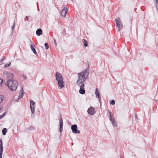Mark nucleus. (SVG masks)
Here are the masks:
<instances>
[{
  "label": "nucleus",
  "instance_id": "35",
  "mask_svg": "<svg viewBox=\"0 0 158 158\" xmlns=\"http://www.w3.org/2000/svg\"><path fill=\"white\" fill-rule=\"evenodd\" d=\"M25 18L27 19V21H29V18H28V17L27 16H26Z\"/></svg>",
  "mask_w": 158,
  "mask_h": 158
},
{
  "label": "nucleus",
  "instance_id": "30",
  "mask_svg": "<svg viewBox=\"0 0 158 158\" xmlns=\"http://www.w3.org/2000/svg\"><path fill=\"white\" fill-rule=\"evenodd\" d=\"M11 64V62H10L9 64H6L5 65L4 67V68H6L7 67H9L10 66Z\"/></svg>",
  "mask_w": 158,
  "mask_h": 158
},
{
  "label": "nucleus",
  "instance_id": "17",
  "mask_svg": "<svg viewBox=\"0 0 158 158\" xmlns=\"http://www.w3.org/2000/svg\"><path fill=\"white\" fill-rule=\"evenodd\" d=\"M30 109L32 114H34L35 112V106L30 105Z\"/></svg>",
  "mask_w": 158,
  "mask_h": 158
},
{
  "label": "nucleus",
  "instance_id": "34",
  "mask_svg": "<svg viewBox=\"0 0 158 158\" xmlns=\"http://www.w3.org/2000/svg\"><path fill=\"white\" fill-rule=\"evenodd\" d=\"M21 93H22L23 94V87H22V89L21 90Z\"/></svg>",
  "mask_w": 158,
  "mask_h": 158
},
{
  "label": "nucleus",
  "instance_id": "12",
  "mask_svg": "<svg viewBox=\"0 0 158 158\" xmlns=\"http://www.w3.org/2000/svg\"><path fill=\"white\" fill-rule=\"evenodd\" d=\"M67 9L66 10L65 8H63L61 10V15L63 17H65L67 13Z\"/></svg>",
  "mask_w": 158,
  "mask_h": 158
},
{
  "label": "nucleus",
  "instance_id": "19",
  "mask_svg": "<svg viewBox=\"0 0 158 158\" xmlns=\"http://www.w3.org/2000/svg\"><path fill=\"white\" fill-rule=\"evenodd\" d=\"M83 43L84 44V46L85 47H87L88 46V44L87 41L85 39H84Z\"/></svg>",
  "mask_w": 158,
  "mask_h": 158
},
{
  "label": "nucleus",
  "instance_id": "28",
  "mask_svg": "<svg viewBox=\"0 0 158 158\" xmlns=\"http://www.w3.org/2000/svg\"><path fill=\"white\" fill-rule=\"evenodd\" d=\"M115 101L114 100H111L110 102V104L112 105H114L115 104Z\"/></svg>",
  "mask_w": 158,
  "mask_h": 158
},
{
  "label": "nucleus",
  "instance_id": "24",
  "mask_svg": "<svg viewBox=\"0 0 158 158\" xmlns=\"http://www.w3.org/2000/svg\"><path fill=\"white\" fill-rule=\"evenodd\" d=\"M156 0V3H155L156 6V9L158 10V0Z\"/></svg>",
  "mask_w": 158,
  "mask_h": 158
},
{
  "label": "nucleus",
  "instance_id": "25",
  "mask_svg": "<svg viewBox=\"0 0 158 158\" xmlns=\"http://www.w3.org/2000/svg\"><path fill=\"white\" fill-rule=\"evenodd\" d=\"M6 112H4L3 114L2 115H0V119L3 118L6 114Z\"/></svg>",
  "mask_w": 158,
  "mask_h": 158
},
{
  "label": "nucleus",
  "instance_id": "23",
  "mask_svg": "<svg viewBox=\"0 0 158 158\" xmlns=\"http://www.w3.org/2000/svg\"><path fill=\"white\" fill-rule=\"evenodd\" d=\"M35 129V128L33 126H31L29 127L28 129L30 131H32L34 130Z\"/></svg>",
  "mask_w": 158,
  "mask_h": 158
},
{
  "label": "nucleus",
  "instance_id": "11",
  "mask_svg": "<svg viewBox=\"0 0 158 158\" xmlns=\"http://www.w3.org/2000/svg\"><path fill=\"white\" fill-rule=\"evenodd\" d=\"M60 127L59 128V131L60 132H61L63 131V120L61 117H60Z\"/></svg>",
  "mask_w": 158,
  "mask_h": 158
},
{
  "label": "nucleus",
  "instance_id": "29",
  "mask_svg": "<svg viewBox=\"0 0 158 158\" xmlns=\"http://www.w3.org/2000/svg\"><path fill=\"white\" fill-rule=\"evenodd\" d=\"M3 98L4 97L2 95L0 96V103L2 102Z\"/></svg>",
  "mask_w": 158,
  "mask_h": 158
},
{
  "label": "nucleus",
  "instance_id": "20",
  "mask_svg": "<svg viewBox=\"0 0 158 158\" xmlns=\"http://www.w3.org/2000/svg\"><path fill=\"white\" fill-rule=\"evenodd\" d=\"M35 102L32 100H31L30 101V105L35 106Z\"/></svg>",
  "mask_w": 158,
  "mask_h": 158
},
{
  "label": "nucleus",
  "instance_id": "36",
  "mask_svg": "<svg viewBox=\"0 0 158 158\" xmlns=\"http://www.w3.org/2000/svg\"><path fill=\"white\" fill-rule=\"evenodd\" d=\"M135 118L136 119H138V117L136 114H135Z\"/></svg>",
  "mask_w": 158,
  "mask_h": 158
},
{
  "label": "nucleus",
  "instance_id": "41",
  "mask_svg": "<svg viewBox=\"0 0 158 158\" xmlns=\"http://www.w3.org/2000/svg\"><path fill=\"white\" fill-rule=\"evenodd\" d=\"M60 158H62V157H60Z\"/></svg>",
  "mask_w": 158,
  "mask_h": 158
},
{
  "label": "nucleus",
  "instance_id": "13",
  "mask_svg": "<svg viewBox=\"0 0 158 158\" xmlns=\"http://www.w3.org/2000/svg\"><path fill=\"white\" fill-rule=\"evenodd\" d=\"M30 41H31V44H30V45L31 49L32 50V52H33L35 55H36L37 54V53L36 52V50H35V48H34V47L32 45L33 44V45H34V44L32 42V41H31V40H30Z\"/></svg>",
  "mask_w": 158,
  "mask_h": 158
},
{
  "label": "nucleus",
  "instance_id": "6",
  "mask_svg": "<svg viewBox=\"0 0 158 158\" xmlns=\"http://www.w3.org/2000/svg\"><path fill=\"white\" fill-rule=\"evenodd\" d=\"M55 77L56 80L57 81H60L61 80H63V78L61 74L58 72H56V73Z\"/></svg>",
  "mask_w": 158,
  "mask_h": 158
},
{
  "label": "nucleus",
  "instance_id": "21",
  "mask_svg": "<svg viewBox=\"0 0 158 158\" xmlns=\"http://www.w3.org/2000/svg\"><path fill=\"white\" fill-rule=\"evenodd\" d=\"M15 21H14L13 23V26L12 27V33H13L14 32V30L15 29Z\"/></svg>",
  "mask_w": 158,
  "mask_h": 158
},
{
  "label": "nucleus",
  "instance_id": "9",
  "mask_svg": "<svg viewBox=\"0 0 158 158\" xmlns=\"http://www.w3.org/2000/svg\"><path fill=\"white\" fill-rule=\"evenodd\" d=\"M3 151V147L2 145V139L0 140V158H2Z\"/></svg>",
  "mask_w": 158,
  "mask_h": 158
},
{
  "label": "nucleus",
  "instance_id": "10",
  "mask_svg": "<svg viewBox=\"0 0 158 158\" xmlns=\"http://www.w3.org/2000/svg\"><path fill=\"white\" fill-rule=\"evenodd\" d=\"M58 86L61 88H64V83L63 81V80H60L57 81Z\"/></svg>",
  "mask_w": 158,
  "mask_h": 158
},
{
  "label": "nucleus",
  "instance_id": "4",
  "mask_svg": "<svg viewBox=\"0 0 158 158\" xmlns=\"http://www.w3.org/2000/svg\"><path fill=\"white\" fill-rule=\"evenodd\" d=\"M77 126L76 124H74L71 126V128L73 133L75 134L79 133L80 131L77 130Z\"/></svg>",
  "mask_w": 158,
  "mask_h": 158
},
{
  "label": "nucleus",
  "instance_id": "22",
  "mask_svg": "<svg viewBox=\"0 0 158 158\" xmlns=\"http://www.w3.org/2000/svg\"><path fill=\"white\" fill-rule=\"evenodd\" d=\"M109 113L110 114V116H109L110 120V121H112V119L113 118H112V117L111 116V112L110 111H109Z\"/></svg>",
  "mask_w": 158,
  "mask_h": 158
},
{
  "label": "nucleus",
  "instance_id": "37",
  "mask_svg": "<svg viewBox=\"0 0 158 158\" xmlns=\"http://www.w3.org/2000/svg\"><path fill=\"white\" fill-rule=\"evenodd\" d=\"M120 158H124V157H123V156H120Z\"/></svg>",
  "mask_w": 158,
  "mask_h": 158
},
{
  "label": "nucleus",
  "instance_id": "33",
  "mask_svg": "<svg viewBox=\"0 0 158 158\" xmlns=\"http://www.w3.org/2000/svg\"><path fill=\"white\" fill-rule=\"evenodd\" d=\"M22 76H23V77L24 79H27V77H26V75H23Z\"/></svg>",
  "mask_w": 158,
  "mask_h": 158
},
{
  "label": "nucleus",
  "instance_id": "3",
  "mask_svg": "<svg viewBox=\"0 0 158 158\" xmlns=\"http://www.w3.org/2000/svg\"><path fill=\"white\" fill-rule=\"evenodd\" d=\"M116 25L118 27V31H119L123 27L122 22L119 18H117L115 19Z\"/></svg>",
  "mask_w": 158,
  "mask_h": 158
},
{
  "label": "nucleus",
  "instance_id": "18",
  "mask_svg": "<svg viewBox=\"0 0 158 158\" xmlns=\"http://www.w3.org/2000/svg\"><path fill=\"white\" fill-rule=\"evenodd\" d=\"M7 132V130L6 128H4L2 130V133L3 135H6Z\"/></svg>",
  "mask_w": 158,
  "mask_h": 158
},
{
  "label": "nucleus",
  "instance_id": "7",
  "mask_svg": "<svg viewBox=\"0 0 158 158\" xmlns=\"http://www.w3.org/2000/svg\"><path fill=\"white\" fill-rule=\"evenodd\" d=\"M79 86H80V89L79 90V93L82 94H84L85 92V90L84 89V84H82L80 85H79Z\"/></svg>",
  "mask_w": 158,
  "mask_h": 158
},
{
  "label": "nucleus",
  "instance_id": "31",
  "mask_svg": "<svg viewBox=\"0 0 158 158\" xmlns=\"http://www.w3.org/2000/svg\"><path fill=\"white\" fill-rule=\"evenodd\" d=\"M3 83V80L0 78V86L2 85Z\"/></svg>",
  "mask_w": 158,
  "mask_h": 158
},
{
  "label": "nucleus",
  "instance_id": "15",
  "mask_svg": "<svg viewBox=\"0 0 158 158\" xmlns=\"http://www.w3.org/2000/svg\"><path fill=\"white\" fill-rule=\"evenodd\" d=\"M96 95L98 97L99 99V101H100V99L101 98V97L100 96V94L98 92V89L97 88H96V91H95V93Z\"/></svg>",
  "mask_w": 158,
  "mask_h": 158
},
{
  "label": "nucleus",
  "instance_id": "1",
  "mask_svg": "<svg viewBox=\"0 0 158 158\" xmlns=\"http://www.w3.org/2000/svg\"><path fill=\"white\" fill-rule=\"evenodd\" d=\"M78 79L76 82V84L79 86L84 84L89 75L88 70L86 69L79 73H78Z\"/></svg>",
  "mask_w": 158,
  "mask_h": 158
},
{
  "label": "nucleus",
  "instance_id": "16",
  "mask_svg": "<svg viewBox=\"0 0 158 158\" xmlns=\"http://www.w3.org/2000/svg\"><path fill=\"white\" fill-rule=\"evenodd\" d=\"M112 123V124L115 127H117V125L116 121L115 120V119L114 118H113L112 119V121H111Z\"/></svg>",
  "mask_w": 158,
  "mask_h": 158
},
{
  "label": "nucleus",
  "instance_id": "39",
  "mask_svg": "<svg viewBox=\"0 0 158 158\" xmlns=\"http://www.w3.org/2000/svg\"><path fill=\"white\" fill-rule=\"evenodd\" d=\"M1 110V107H0V110Z\"/></svg>",
  "mask_w": 158,
  "mask_h": 158
},
{
  "label": "nucleus",
  "instance_id": "8",
  "mask_svg": "<svg viewBox=\"0 0 158 158\" xmlns=\"http://www.w3.org/2000/svg\"><path fill=\"white\" fill-rule=\"evenodd\" d=\"M95 109L93 107H91L88 109L87 110V112L88 114L90 115H93L95 113Z\"/></svg>",
  "mask_w": 158,
  "mask_h": 158
},
{
  "label": "nucleus",
  "instance_id": "5",
  "mask_svg": "<svg viewBox=\"0 0 158 158\" xmlns=\"http://www.w3.org/2000/svg\"><path fill=\"white\" fill-rule=\"evenodd\" d=\"M3 74L4 75H6L8 78V79H11L14 78V75L13 74L11 73H9L5 71L3 72Z\"/></svg>",
  "mask_w": 158,
  "mask_h": 158
},
{
  "label": "nucleus",
  "instance_id": "27",
  "mask_svg": "<svg viewBox=\"0 0 158 158\" xmlns=\"http://www.w3.org/2000/svg\"><path fill=\"white\" fill-rule=\"evenodd\" d=\"M23 94L22 93H20L19 94V96L18 99H21V98H22V97H23Z\"/></svg>",
  "mask_w": 158,
  "mask_h": 158
},
{
  "label": "nucleus",
  "instance_id": "14",
  "mask_svg": "<svg viewBox=\"0 0 158 158\" xmlns=\"http://www.w3.org/2000/svg\"><path fill=\"white\" fill-rule=\"evenodd\" d=\"M36 34L38 36H40L43 34L42 30L41 28L37 29L36 31Z\"/></svg>",
  "mask_w": 158,
  "mask_h": 158
},
{
  "label": "nucleus",
  "instance_id": "38",
  "mask_svg": "<svg viewBox=\"0 0 158 158\" xmlns=\"http://www.w3.org/2000/svg\"><path fill=\"white\" fill-rule=\"evenodd\" d=\"M54 42H56V40H54Z\"/></svg>",
  "mask_w": 158,
  "mask_h": 158
},
{
  "label": "nucleus",
  "instance_id": "26",
  "mask_svg": "<svg viewBox=\"0 0 158 158\" xmlns=\"http://www.w3.org/2000/svg\"><path fill=\"white\" fill-rule=\"evenodd\" d=\"M44 46H45V49H48V48H49V46H48V44L47 43H45L44 44Z\"/></svg>",
  "mask_w": 158,
  "mask_h": 158
},
{
  "label": "nucleus",
  "instance_id": "40",
  "mask_svg": "<svg viewBox=\"0 0 158 158\" xmlns=\"http://www.w3.org/2000/svg\"><path fill=\"white\" fill-rule=\"evenodd\" d=\"M157 90H158V88H157Z\"/></svg>",
  "mask_w": 158,
  "mask_h": 158
},
{
  "label": "nucleus",
  "instance_id": "32",
  "mask_svg": "<svg viewBox=\"0 0 158 158\" xmlns=\"http://www.w3.org/2000/svg\"><path fill=\"white\" fill-rule=\"evenodd\" d=\"M6 58V57H5L4 58V57H3L1 59V60H0V62H2Z\"/></svg>",
  "mask_w": 158,
  "mask_h": 158
},
{
  "label": "nucleus",
  "instance_id": "2",
  "mask_svg": "<svg viewBox=\"0 0 158 158\" xmlns=\"http://www.w3.org/2000/svg\"><path fill=\"white\" fill-rule=\"evenodd\" d=\"M6 84L8 88L12 91L15 90L18 86L17 81L11 79H7Z\"/></svg>",
  "mask_w": 158,
  "mask_h": 158
}]
</instances>
